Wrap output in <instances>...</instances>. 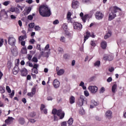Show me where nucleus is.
Segmentation results:
<instances>
[{
    "instance_id": "nucleus-34",
    "label": "nucleus",
    "mask_w": 126,
    "mask_h": 126,
    "mask_svg": "<svg viewBox=\"0 0 126 126\" xmlns=\"http://www.w3.org/2000/svg\"><path fill=\"white\" fill-rule=\"evenodd\" d=\"M0 92L1 93V94L4 93L5 92V90L4 89V88L0 86Z\"/></svg>"
},
{
    "instance_id": "nucleus-37",
    "label": "nucleus",
    "mask_w": 126,
    "mask_h": 126,
    "mask_svg": "<svg viewBox=\"0 0 126 126\" xmlns=\"http://www.w3.org/2000/svg\"><path fill=\"white\" fill-rule=\"evenodd\" d=\"M83 3H91V0H82Z\"/></svg>"
},
{
    "instance_id": "nucleus-29",
    "label": "nucleus",
    "mask_w": 126,
    "mask_h": 126,
    "mask_svg": "<svg viewBox=\"0 0 126 126\" xmlns=\"http://www.w3.org/2000/svg\"><path fill=\"white\" fill-rule=\"evenodd\" d=\"M94 66H97L99 67V66L101 65V62L99 61H97L94 63Z\"/></svg>"
},
{
    "instance_id": "nucleus-39",
    "label": "nucleus",
    "mask_w": 126,
    "mask_h": 126,
    "mask_svg": "<svg viewBox=\"0 0 126 126\" xmlns=\"http://www.w3.org/2000/svg\"><path fill=\"white\" fill-rule=\"evenodd\" d=\"M31 93L33 94L34 95L36 94V87H34L32 89Z\"/></svg>"
},
{
    "instance_id": "nucleus-57",
    "label": "nucleus",
    "mask_w": 126,
    "mask_h": 126,
    "mask_svg": "<svg viewBox=\"0 0 126 126\" xmlns=\"http://www.w3.org/2000/svg\"><path fill=\"white\" fill-rule=\"evenodd\" d=\"M49 48H50V44H48L46 45V46L44 48V50L47 51L48 50V49H49Z\"/></svg>"
},
{
    "instance_id": "nucleus-40",
    "label": "nucleus",
    "mask_w": 126,
    "mask_h": 126,
    "mask_svg": "<svg viewBox=\"0 0 126 126\" xmlns=\"http://www.w3.org/2000/svg\"><path fill=\"white\" fill-rule=\"evenodd\" d=\"M6 90H7V92L8 93H11V90L10 89V88L8 86H6Z\"/></svg>"
},
{
    "instance_id": "nucleus-56",
    "label": "nucleus",
    "mask_w": 126,
    "mask_h": 126,
    "mask_svg": "<svg viewBox=\"0 0 126 126\" xmlns=\"http://www.w3.org/2000/svg\"><path fill=\"white\" fill-rule=\"evenodd\" d=\"M39 65L38 64H34L33 66V68L34 69H38Z\"/></svg>"
},
{
    "instance_id": "nucleus-7",
    "label": "nucleus",
    "mask_w": 126,
    "mask_h": 126,
    "mask_svg": "<svg viewBox=\"0 0 126 126\" xmlns=\"http://www.w3.org/2000/svg\"><path fill=\"white\" fill-rule=\"evenodd\" d=\"M89 90L92 93L95 94L98 91V88L95 86H92L89 87Z\"/></svg>"
},
{
    "instance_id": "nucleus-42",
    "label": "nucleus",
    "mask_w": 126,
    "mask_h": 126,
    "mask_svg": "<svg viewBox=\"0 0 126 126\" xmlns=\"http://www.w3.org/2000/svg\"><path fill=\"white\" fill-rule=\"evenodd\" d=\"M63 30H64V31H66V30H67V25H66V24H63Z\"/></svg>"
},
{
    "instance_id": "nucleus-44",
    "label": "nucleus",
    "mask_w": 126,
    "mask_h": 126,
    "mask_svg": "<svg viewBox=\"0 0 126 126\" xmlns=\"http://www.w3.org/2000/svg\"><path fill=\"white\" fill-rule=\"evenodd\" d=\"M58 112V110L57 109H53L52 110V114L56 116L57 114V113Z\"/></svg>"
},
{
    "instance_id": "nucleus-10",
    "label": "nucleus",
    "mask_w": 126,
    "mask_h": 126,
    "mask_svg": "<svg viewBox=\"0 0 126 126\" xmlns=\"http://www.w3.org/2000/svg\"><path fill=\"white\" fill-rule=\"evenodd\" d=\"M105 117L109 120H110V119H112V118H113V113L112 111L110 110L106 111L105 113Z\"/></svg>"
},
{
    "instance_id": "nucleus-41",
    "label": "nucleus",
    "mask_w": 126,
    "mask_h": 126,
    "mask_svg": "<svg viewBox=\"0 0 126 126\" xmlns=\"http://www.w3.org/2000/svg\"><path fill=\"white\" fill-rule=\"evenodd\" d=\"M61 42L64 43L65 42V37L64 36H61L60 38Z\"/></svg>"
},
{
    "instance_id": "nucleus-32",
    "label": "nucleus",
    "mask_w": 126,
    "mask_h": 126,
    "mask_svg": "<svg viewBox=\"0 0 126 126\" xmlns=\"http://www.w3.org/2000/svg\"><path fill=\"white\" fill-rule=\"evenodd\" d=\"M34 29L35 31H40L41 30V27L39 26H35Z\"/></svg>"
},
{
    "instance_id": "nucleus-52",
    "label": "nucleus",
    "mask_w": 126,
    "mask_h": 126,
    "mask_svg": "<svg viewBox=\"0 0 126 126\" xmlns=\"http://www.w3.org/2000/svg\"><path fill=\"white\" fill-rule=\"evenodd\" d=\"M59 23H60L59 20H56L54 21H53L54 25H57V24H59Z\"/></svg>"
},
{
    "instance_id": "nucleus-13",
    "label": "nucleus",
    "mask_w": 126,
    "mask_h": 126,
    "mask_svg": "<svg viewBox=\"0 0 126 126\" xmlns=\"http://www.w3.org/2000/svg\"><path fill=\"white\" fill-rule=\"evenodd\" d=\"M91 36V34H90V32L88 31L86 32V35H85L84 36V43H85V42H86V40H88L89 37H90Z\"/></svg>"
},
{
    "instance_id": "nucleus-24",
    "label": "nucleus",
    "mask_w": 126,
    "mask_h": 126,
    "mask_svg": "<svg viewBox=\"0 0 126 126\" xmlns=\"http://www.w3.org/2000/svg\"><path fill=\"white\" fill-rule=\"evenodd\" d=\"M21 52L22 53V54H27V48H26V46L22 48Z\"/></svg>"
},
{
    "instance_id": "nucleus-6",
    "label": "nucleus",
    "mask_w": 126,
    "mask_h": 126,
    "mask_svg": "<svg viewBox=\"0 0 126 126\" xmlns=\"http://www.w3.org/2000/svg\"><path fill=\"white\" fill-rule=\"evenodd\" d=\"M95 18L98 20H101L104 18V14L100 11H97L95 14Z\"/></svg>"
},
{
    "instance_id": "nucleus-43",
    "label": "nucleus",
    "mask_w": 126,
    "mask_h": 126,
    "mask_svg": "<svg viewBox=\"0 0 126 126\" xmlns=\"http://www.w3.org/2000/svg\"><path fill=\"white\" fill-rule=\"evenodd\" d=\"M59 117H60V120H63V119L64 118V112H62Z\"/></svg>"
},
{
    "instance_id": "nucleus-64",
    "label": "nucleus",
    "mask_w": 126,
    "mask_h": 126,
    "mask_svg": "<svg viewBox=\"0 0 126 126\" xmlns=\"http://www.w3.org/2000/svg\"><path fill=\"white\" fill-rule=\"evenodd\" d=\"M66 124H67L66 122H63L62 123V126H66Z\"/></svg>"
},
{
    "instance_id": "nucleus-62",
    "label": "nucleus",
    "mask_w": 126,
    "mask_h": 126,
    "mask_svg": "<svg viewBox=\"0 0 126 126\" xmlns=\"http://www.w3.org/2000/svg\"><path fill=\"white\" fill-rule=\"evenodd\" d=\"M30 43H31V44H34L35 43V39L34 38H32L30 40Z\"/></svg>"
},
{
    "instance_id": "nucleus-14",
    "label": "nucleus",
    "mask_w": 126,
    "mask_h": 126,
    "mask_svg": "<svg viewBox=\"0 0 126 126\" xmlns=\"http://www.w3.org/2000/svg\"><path fill=\"white\" fill-rule=\"evenodd\" d=\"M100 47L103 50H106L107 48V42L103 41L100 43Z\"/></svg>"
},
{
    "instance_id": "nucleus-8",
    "label": "nucleus",
    "mask_w": 126,
    "mask_h": 126,
    "mask_svg": "<svg viewBox=\"0 0 126 126\" xmlns=\"http://www.w3.org/2000/svg\"><path fill=\"white\" fill-rule=\"evenodd\" d=\"M53 84L54 88H56V89L59 88L61 85L60 81H59L57 79L54 80Z\"/></svg>"
},
{
    "instance_id": "nucleus-15",
    "label": "nucleus",
    "mask_w": 126,
    "mask_h": 126,
    "mask_svg": "<svg viewBox=\"0 0 126 126\" xmlns=\"http://www.w3.org/2000/svg\"><path fill=\"white\" fill-rule=\"evenodd\" d=\"M19 71V67L18 66H15L12 70L13 74L16 75Z\"/></svg>"
},
{
    "instance_id": "nucleus-9",
    "label": "nucleus",
    "mask_w": 126,
    "mask_h": 126,
    "mask_svg": "<svg viewBox=\"0 0 126 126\" xmlns=\"http://www.w3.org/2000/svg\"><path fill=\"white\" fill-rule=\"evenodd\" d=\"M79 3V2H78V1H77V0H73L71 4L72 8H73L74 9H75V8H77V6H78Z\"/></svg>"
},
{
    "instance_id": "nucleus-51",
    "label": "nucleus",
    "mask_w": 126,
    "mask_h": 126,
    "mask_svg": "<svg viewBox=\"0 0 126 126\" xmlns=\"http://www.w3.org/2000/svg\"><path fill=\"white\" fill-rule=\"evenodd\" d=\"M3 38H0V47L3 45V42H4Z\"/></svg>"
},
{
    "instance_id": "nucleus-17",
    "label": "nucleus",
    "mask_w": 126,
    "mask_h": 126,
    "mask_svg": "<svg viewBox=\"0 0 126 126\" xmlns=\"http://www.w3.org/2000/svg\"><path fill=\"white\" fill-rule=\"evenodd\" d=\"M18 122L20 125H23L25 124V119L23 117H20L18 120Z\"/></svg>"
},
{
    "instance_id": "nucleus-63",
    "label": "nucleus",
    "mask_w": 126,
    "mask_h": 126,
    "mask_svg": "<svg viewBox=\"0 0 126 126\" xmlns=\"http://www.w3.org/2000/svg\"><path fill=\"white\" fill-rule=\"evenodd\" d=\"M112 80H113V79L112 78V77H109L107 79V82H111L112 81Z\"/></svg>"
},
{
    "instance_id": "nucleus-61",
    "label": "nucleus",
    "mask_w": 126,
    "mask_h": 126,
    "mask_svg": "<svg viewBox=\"0 0 126 126\" xmlns=\"http://www.w3.org/2000/svg\"><path fill=\"white\" fill-rule=\"evenodd\" d=\"M10 11H11V12H15V8L11 7L10 9Z\"/></svg>"
},
{
    "instance_id": "nucleus-49",
    "label": "nucleus",
    "mask_w": 126,
    "mask_h": 126,
    "mask_svg": "<svg viewBox=\"0 0 126 126\" xmlns=\"http://www.w3.org/2000/svg\"><path fill=\"white\" fill-rule=\"evenodd\" d=\"M84 93V95H85V96H86V97H88V96H89V92H88V91H85Z\"/></svg>"
},
{
    "instance_id": "nucleus-11",
    "label": "nucleus",
    "mask_w": 126,
    "mask_h": 126,
    "mask_svg": "<svg viewBox=\"0 0 126 126\" xmlns=\"http://www.w3.org/2000/svg\"><path fill=\"white\" fill-rule=\"evenodd\" d=\"M20 72L21 73L22 76H27L28 74V70L25 68H23L21 70Z\"/></svg>"
},
{
    "instance_id": "nucleus-25",
    "label": "nucleus",
    "mask_w": 126,
    "mask_h": 126,
    "mask_svg": "<svg viewBox=\"0 0 126 126\" xmlns=\"http://www.w3.org/2000/svg\"><path fill=\"white\" fill-rule=\"evenodd\" d=\"M67 124L69 126H72V124H73V119L72 118H70L68 120Z\"/></svg>"
},
{
    "instance_id": "nucleus-35",
    "label": "nucleus",
    "mask_w": 126,
    "mask_h": 126,
    "mask_svg": "<svg viewBox=\"0 0 126 126\" xmlns=\"http://www.w3.org/2000/svg\"><path fill=\"white\" fill-rule=\"evenodd\" d=\"M35 16V14L33 13L32 14V15H29L28 16V19H29V20H33V16Z\"/></svg>"
},
{
    "instance_id": "nucleus-19",
    "label": "nucleus",
    "mask_w": 126,
    "mask_h": 126,
    "mask_svg": "<svg viewBox=\"0 0 126 126\" xmlns=\"http://www.w3.org/2000/svg\"><path fill=\"white\" fill-rule=\"evenodd\" d=\"M113 57L111 56H105L104 57H103V60H104V61H113Z\"/></svg>"
},
{
    "instance_id": "nucleus-36",
    "label": "nucleus",
    "mask_w": 126,
    "mask_h": 126,
    "mask_svg": "<svg viewBox=\"0 0 126 126\" xmlns=\"http://www.w3.org/2000/svg\"><path fill=\"white\" fill-rule=\"evenodd\" d=\"M62 109H59V110H57V112L56 113V115H57V116L58 117H59V116H61V114L62 113Z\"/></svg>"
},
{
    "instance_id": "nucleus-45",
    "label": "nucleus",
    "mask_w": 126,
    "mask_h": 126,
    "mask_svg": "<svg viewBox=\"0 0 126 126\" xmlns=\"http://www.w3.org/2000/svg\"><path fill=\"white\" fill-rule=\"evenodd\" d=\"M105 88L102 87L99 90V93H104V92H105Z\"/></svg>"
},
{
    "instance_id": "nucleus-48",
    "label": "nucleus",
    "mask_w": 126,
    "mask_h": 126,
    "mask_svg": "<svg viewBox=\"0 0 126 126\" xmlns=\"http://www.w3.org/2000/svg\"><path fill=\"white\" fill-rule=\"evenodd\" d=\"M27 95L29 96V97H33L34 96V94L31 92L28 93Z\"/></svg>"
},
{
    "instance_id": "nucleus-31",
    "label": "nucleus",
    "mask_w": 126,
    "mask_h": 126,
    "mask_svg": "<svg viewBox=\"0 0 126 126\" xmlns=\"http://www.w3.org/2000/svg\"><path fill=\"white\" fill-rule=\"evenodd\" d=\"M29 27L31 29H32V28H34L35 27V23H31L29 24Z\"/></svg>"
},
{
    "instance_id": "nucleus-27",
    "label": "nucleus",
    "mask_w": 126,
    "mask_h": 126,
    "mask_svg": "<svg viewBox=\"0 0 126 126\" xmlns=\"http://www.w3.org/2000/svg\"><path fill=\"white\" fill-rule=\"evenodd\" d=\"M26 38H27V35H21L19 37V41H22V40H24L25 39H26Z\"/></svg>"
},
{
    "instance_id": "nucleus-30",
    "label": "nucleus",
    "mask_w": 126,
    "mask_h": 126,
    "mask_svg": "<svg viewBox=\"0 0 126 126\" xmlns=\"http://www.w3.org/2000/svg\"><path fill=\"white\" fill-rule=\"evenodd\" d=\"M67 20H71V13L70 12H69L67 13Z\"/></svg>"
},
{
    "instance_id": "nucleus-5",
    "label": "nucleus",
    "mask_w": 126,
    "mask_h": 126,
    "mask_svg": "<svg viewBox=\"0 0 126 126\" xmlns=\"http://www.w3.org/2000/svg\"><path fill=\"white\" fill-rule=\"evenodd\" d=\"M8 43L9 45L12 46V47H14L15 46V43H16V39L14 38L13 36H9L8 39Z\"/></svg>"
},
{
    "instance_id": "nucleus-20",
    "label": "nucleus",
    "mask_w": 126,
    "mask_h": 126,
    "mask_svg": "<svg viewBox=\"0 0 126 126\" xmlns=\"http://www.w3.org/2000/svg\"><path fill=\"white\" fill-rule=\"evenodd\" d=\"M116 91H117V85L114 84L112 87V93H113V94H115Z\"/></svg>"
},
{
    "instance_id": "nucleus-1",
    "label": "nucleus",
    "mask_w": 126,
    "mask_h": 126,
    "mask_svg": "<svg viewBox=\"0 0 126 126\" xmlns=\"http://www.w3.org/2000/svg\"><path fill=\"white\" fill-rule=\"evenodd\" d=\"M39 13L42 17H49L52 14L51 9L47 5H41L39 7Z\"/></svg>"
},
{
    "instance_id": "nucleus-18",
    "label": "nucleus",
    "mask_w": 126,
    "mask_h": 126,
    "mask_svg": "<svg viewBox=\"0 0 126 126\" xmlns=\"http://www.w3.org/2000/svg\"><path fill=\"white\" fill-rule=\"evenodd\" d=\"M13 120V118L8 117V118L5 120V124H10V123L12 122Z\"/></svg>"
},
{
    "instance_id": "nucleus-21",
    "label": "nucleus",
    "mask_w": 126,
    "mask_h": 126,
    "mask_svg": "<svg viewBox=\"0 0 126 126\" xmlns=\"http://www.w3.org/2000/svg\"><path fill=\"white\" fill-rule=\"evenodd\" d=\"M70 104H73L75 102V97L71 95L69 98Z\"/></svg>"
},
{
    "instance_id": "nucleus-54",
    "label": "nucleus",
    "mask_w": 126,
    "mask_h": 126,
    "mask_svg": "<svg viewBox=\"0 0 126 126\" xmlns=\"http://www.w3.org/2000/svg\"><path fill=\"white\" fill-rule=\"evenodd\" d=\"M13 96H14V90L12 91V93L10 94V98H13Z\"/></svg>"
},
{
    "instance_id": "nucleus-58",
    "label": "nucleus",
    "mask_w": 126,
    "mask_h": 126,
    "mask_svg": "<svg viewBox=\"0 0 126 126\" xmlns=\"http://www.w3.org/2000/svg\"><path fill=\"white\" fill-rule=\"evenodd\" d=\"M114 70L115 68H114L113 67H112L109 69V71H110V72H113V71H114Z\"/></svg>"
},
{
    "instance_id": "nucleus-16",
    "label": "nucleus",
    "mask_w": 126,
    "mask_h": 126,
    "mask_svg": "<svg viewBox=\"0 0 126 126\" xmlns=\"http://www.w3.org/2000/svg\"><path fill=\"white\" fill-rule=\"evenodd\" d=\"M112 36V32L111 31H109L104 36V39L106 40L110 38Z\"/></svg>"
},
{
    "instance_id": "nucleus-3",
    "label": "nucleus",
    "mask_w": 126,
    "mask_h": 126,
    "mask_svg": "<svg viewBox=\"0 0 126 126\" xmlns=\"http://www.w3.org/2000/svg\"><path fill=\"white\" fill-rule=\"evenodd\" d=\"M85 103L87 104V99L84 95H80L78 99V106L81 107L83 106V104Z\"/></svg>"
},
{
    "instance_id": "nucleus-46",
    "label": "nucleus",
    "mask_w": 126,
    "mask_h": 126,
    "mask_svg": "<svg viewBox=\"0 0 126 126\" xmlns=\"http://www.w3.org/2000/svg\"><path fill=\"white\" fill-rule=\"evenodd\" d=\"M91 45L92 47H95L96 46V43H95V41L92 40L91 41Z\"/></svg>"
},
{
    "instance_id": "nucleus-55",
    "label": "nucleus",
    "mask_w": 126,
    "mask_h": 126,
    "mask_svg": "<svg viewBox=\"0 0 126 126\" xmlns=\"http://www.w3.org/2000/svg\"><path fill=\"white\" fill-rule=\"evenodd\" d=\"M58 51L59 52V53H63V49L61 47H59L58 48Z\"/></svg>"
},
{
    "instance_id": "nucleus-28",
    "label": "nucleus",
    "mask_w": 126,
    "mask_h": 126,
    "mask_svg": "<svg viewBox=\"0 0 126 126\" xmlns=\"http://www.w3.org/2000/svg\"><path fill=\"white\" fill-rule=\"evenodd\" d=\"M32 9L31 7H29L27 11L26 12L24 13V15H28V14H29V13H30V12H31Z\"/></svg>"
},
{
    "instance_id": "nucleus-12",
    "label": "nucleus",
    "mask_w": 126,
    "mask_h": 126,
    "mask_svg": "<svg viewBox=\"0 0 126 126\" xmlns=\"http://www.w3.org/2000/svg\"><path fill=\"white\" fill-rule=\"evenodd\" d=\"M0 16L1 17H4V18H7L8 15L7 13L5 11V9H2L0 12Z\"/></svg>"
},
{
    "instance_id": "nucleus-38",
    "label": "nucleus",
    "mask_w": 126,
    "mask_h": 126,
    "mask_svg": "<svg viewBox=\"0 0 126 126\" xmlns=\"http://www.w3.org/2000/svg\"><path fill=\"white\" fill-rule=\"evenodd\" d=\"M32 62L33 63H38V59H37V58H36L35 57H34L32 58Z\"/></svg>"
},
{
    "instance_id": "nucleus-59",
    "label": "nucleus",
    "mask_w": 126,
    "mask_h": 126,
    "mask_svg": "<svg viewBox=\"0 0 126 126\" xmlns=\"http://www.w3.org/2000/svg\"><path fill=\"white\" fill-rule=\"evenodd\" d=\"M37 50H39V51H41V45L37 44L36 46Z\"/></svg>"
},
{
    "instance_id": "nucleus-4",
    "label": "nucleus",
    "mask_w": 126,
    "mask_h": 126,
    "mask_svg": "<svg viewBox=\"0 0 126 126\" xmlns=\"http://www.w3.org/2000/svg\"><path fill=\"white\" fill-rule=\"evenodd\" d=\"M73 27L75 30L77 31H81L82 29V25L80 23L74 22L73 23Z\"/></svg>"
},
{
    "instance_id": "nucleus-26",
    "label": "nucleus",
    "mask_w": 126,
    "mask_h": 126,
    "mask_svg": "<svg viewBox=\"0 0 126 126\" xmlns=\"http://www.w3.org/2000/svg\"><path fill=\"white\" fill-rule=\"evenodd\" d=\"M64 73V70L63 69H60L57 72L58 75H63Z\"/></svg>"
},
{
    "instance_id": "nucleus-60",
    "label": "nucleus",
    "mask_w": 126,
    "mask_h": 126,
    "mask_svg": "<svg viewBox=\"0 0 126 126\" xmlns=\"http://www.w3.org/2000/svg\"><path fill=\"white\" fill-rule=\"evenodd\" d=\"M32 59V55L29 54L28 55V59L29 60V61H31Z\"/></svg>"
},
{
    "instance_id": "nucleus-22",
    "label": "nucleus",
    "mask_w": 126,
    "mask_h": 126,
    "mask_svg": "<svg viewBox=\"0 0 126 126\" xmlns=\"http://www.w3.org/2000/svg\"><path fill=\"white\" fill-rule=\"evenodd\" d=\"M89 18V15L86 14L82 18V19L84 22V23H85L86 22V20H87V19Z\"/></svg>"
},
{
    "instance_id": "nucleus-53",
    "label": "nucleus",
    "mask_w": 126,
    "mask_h": 126,
    "mask_svg": "<svg viewBox=\"0 0 126 126\" xmlns=\"http://www.w3.org/2000/svg\"><path fill=\"white\" fill-rule=\"evenodd\" d=\"M35 112H31L30 114V116H31V118H33V117H35Z\"/></svg>"
},
{
    "instance_id": "nucleus-23",
    "label": "nucleus",
    "mask_w": 126,
    "mask_h": 126,
    "mask_svg": "<svg viewBox=\"0 0 126 126\" xmlns=\"http://www.w3.org/2000/svg\"><path fill=\"white\" fill-rule=\"evenodd\" d=\"M11 53L13 56H17V49L16 48H13L11 50Z\"/></svg>"
},
{
    "instance_id": "nucleus-2",
    "label": "nucleus",
    "mask_w": 126,
    "mask_h": 126,
    "mask_svg": "<svg viewBox=\"0 0 126 126\" xmlns=\"http://www.w3.org/2000/svg\"><path fill=\"white\" fill-rule=\"evenodd\" d=\"M118 12L119 13H120V12H122V9L117 6H114L113 7V9L109 13L108 20L109 21H112L113 19H115L117 17V14L116 13H118Z\"/></svg>"
},
{
    "instance_id": "nucleus-50",
    "label": "nucleus",
    "mask_w": 126,
    "mask_h": 126,
    "mask_svg": "<svg viewBox=\"0 0 126 126\" xmlns=\"http://www.w3.org/2000/svg\"><path fill=\"white\" fill-rule=\"evenodd\" d=\"M10 2L9 1H6L3 2V5H5V6H6L9 4Z\"/></svg>"
},
{
    "instance_id": "nucleus-33",
    "label": "nucleus",
    "mask_w": 126,
    "mask_h": 126,
    "mask_svg": "<svg viewBox=\"0 0 126 126\" xmlns=\"http://www.w3.org/2000/svg\"><path fill=\"white\" fill-rule=\"evenodd\" d=\"M91 104L92 105H94V106H98V105H99V103L96 102L95 100H92Z\"/></svg>"
},
{
    "instance_id": "nucleus-47",
    "label": "nucleus",
    "mask_w": 126,
    "mask_h": 126,
    "mask_svg": "<svg viewBox=\"0 0 126 126\" xmlns=\"http://www.w3.org/2000/svg\"><path fill=\"white\" fill-rule=\"evenodd\" d=\"M45 107H46V106H45V104H41V106H40V111H43L45 109Z\"/></svg>"
}]
</instances>
